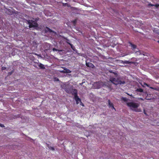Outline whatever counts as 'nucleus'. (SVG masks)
<instances>
[{
  "mask_svg": "<svg viewBox=\"0 0 159 159\" xmlns=\"http://www.w3.org/2000/svg\"><path fill=\"white\" fill-rule=\"evenodd\" d=\"M129 43L130 44V45L131 46L132 49H134L136 48V46L134 44H132L131 42H129Z\"/></svg>",
  "mask_w": 159,
  "mask_h": 159,
  "instance_id": "obj_7",
  "label": "nucleus"
},
{
  "mask_svg": "<svg viewBox=\"0 0 159 159\" xmlns=\"http://www.w3.org/2000/svg\"><path fill=\"white\" fill-rule=\"evenodd\" d=\"M70 45V47H71V48L73 49V50L74 51H75V47H74V46H73V45L70 43H68Z\"/></svg>",
  "mask_w": 159,
  "mask_h": 159,
  "instance_id": "obj_14",
  "label": "nucleus"
},
{
  "mask_svg": "<svg viewBox=\"0 0 159 159\" xmlns=\"http://www.w3.org/2000/svg\"><path fill=\"white\" fill-rule=\"evenodd\" d=\"M39 67L41 69H44L45 67L44 65L42 63H40L38 65Z\"/></svg>",
  "mask_w": 159,
  "mask_h": 159,
  "instance_id": "obj_9",
  "label": "nucleus"
},
{
  "mask_svg": "<svg viewBox=\"0 0 159 159\" xmlns=\"http://www.w3.org/2000/svg\"><path fill=\"white\" fill-rule=\"evenodd\" d=\"M12 72H13L12 71L9 72L8 73V74L9 75H11L12 74Z\"/></svg>",
  "mask_w": 159,
  "mask_h": 159,
  "instance_id": "obj_28",
  "label": "nucleus"
},
{
  "mask_svg": "<svg viewBox=\"0 0 159 159\" xmlns=\"http://www.w3.org/2000/svg\"><path fill=\"white\" fill-rule=\"evenodd\" d=\"M1 69H2V70H4L6 69V67H4V66H3V67H2Z\"/></svg>",
  "mask_w": 159,
  "mask_h": 159,
  "instance_id": "obj_21",
  "label": "nucleus"
},
{
  "mask_svg": "<svg viewBox=\"0 0 159 159\" xmlns=\"http://www.w3.org/2000/svg\"><path fill=\"white\" fill-rule=\"evenodd\" d=\"M33 25L34 26V27H37L38 26V24L36 22H34L33 21Z\"/></svg>",
  "mask_w": 159,
  "mask_h": 159,
  "instance_id": "obj_15",
  "label": "nucleus"
},
{
  "mask_svg": "<svg viewBox=\"0 0 159 159\" xmlns=\"http://www.w3.org/2000/svg\"><path fill=\"white\" fill-rule=\"evenodd\" d=\"M150 88L152 89H154L155 90H157V89L156 88H154L153 87H150Z\"/></svg>",
  "mask_w": 159,
  "mask_h": 159,
  "instance_id": "obj_23",
  "label": "nucleus"
},
{
  "mask_svg": "<svg viewBox=\"0 0 159 159\" xmlns=\"http://www.w3.org/2000/svg\"><path fill=\"white\" fill-rule=\"evenodd\" d=\"M55 80L56 81H58L59 79L58 78H55Z\"/></svg>",
  "mask_w": 159,
  "mask_h": 159,
  "instance_id": "obj_26",
  "label": "nucleus"
},
{
  "mask_svg": "<svg viewBox=\"0 0 159 159\" xmlns=\"http://www.w3.org/2000/svg\"><path fill=\"white\" fill-rule=\"evenodd\" d=\"M153 31L154 32L157 34L158 35H159V29H154Z\"/></svg>",
  "mask_w": 159,
  "mask_h": 159,
  "instance_id": "obj_13",
  "label": "nucleus"
},
{
  "mask_svg": "<svg viewBox=\"0 0 159 159\" xmlns=\"http://www.w3.org/2000/svg\"><path fill=\"white\" fill-rule=\"evenodd\" d=\"M130 62V61H127L126 60V61H124V64H129Z\"/></svg>",
  "mask_w": 159,
  "mask_h": 159,
  "instance_id": "obj_20",
  "label": "nucleus"
},
{
  "mask_svg": "<svg viewBox=\"0 0 159 159\" xmlns=\"http://www.w3.org/2000/svg\"><path fill=\"white\" fill-rule=\"evenodd\" d=\"M86 65L87 66L89 67L93 68V66H94V65L93 64L90 63H86Z\"/></svg>",
  "mask_w": 159,
  "mask_h": 159,
  "instance_id": "obj_8",
  "label": "nucleus"
},
{
  "mask_svg": "<svg viewBox=\"0 0 159 159\" xmlns=\"http://www.w3.org/2000/svg\"><path fill=\"white\" fill-rule=\"evenodd\" d=\"M76 21H77V20L76 19L72 21V22H73V25H74L75 26V24L76 23Z\"/></svg>",
  "mask_w": 159,
  "mask_h": 159,
  "instance_id": "obj_18",
  "label": "nucleus"
},
{
  "mask_svg": "<svg viewBox=\"0 0 159 159\" xmlns=\"http://www.w3.org/2000/svg\"><path fill=\"white\" fill-rule=\"evenodd\" d=\"M28 24L30 25V23H31V22H30V21H28Z\"/></svg>",
  "mask_w": 159,
  "mask_h": 159,
  "instance_id": "obj_30",
  "label": "nucleus"
},
{
  "mask_svg": "<svg viewBox=\"0 0 159 159\" xmlns=\"http://www.w3.org/2000/svg\"><path fill=\"white\" fill-rule=\"evenodd\" d=\"M122 78L120 76H118L116 78L113 77L110 78V80L115 85H117L119 84H124L125 82L122 80Z\"/></svg>",
  "mask_w": 159,
  "mask_h": 159,
  "instance_id": "obj_2",
  "label": "nucleus"
},
{
  "mask_svg": "<svg viewBox=\"0 0 159 159\" xmlns=\"http://www.w3.org/2000/svg\"><path fill=\"white\" fill-rule=\"evenodd\" d=\"M70 72L71 71L69 70H67L66 71L64 72L66 73H70Z\"/></svg>",
  "mask_w": 159,
  "mask_h": 159,
  "instance_id": "obj_22",
  "label": "nucleus"
},
{
  "mask_svg": "<svg viewBox=\"0 0 159 159\" xmlns=\"http://www.w3.org/2000/svg\"><path fill=\"white\" fill-rule=\"evenodd\" d=\"M108 106L109 108H111L112 109H114L116 111V109L114 107L113 103L111 102L110 100H108Z\"/></svg>",
  "mask_w": 159,
  "mask_h": 159,
  "instance_id": "obj_5",
  "label": "nucleus"
},
{
  "mask_svg": "<svg viewBox=\"0 0 159 159\" xmlns=\"http://www.w3.org/2000/svg\"><path fill=\"white\" fill-rule=\"evenodd\" d=\"M158 43H159V40L157 41Z\"/></svg>",
  "mask_w": 159,
  "mask_h": 159,
  "instance_id": "obj_33",
  "label": "nucleus"
},
{
  "mask_svg": "<svg viewBox=\"0 0 159 159\" xmlns=\"http://www.w3.org/2000/svg\"><path fill=\"white\" fill-rule=\"evenodd\" d=\"M121 100H122L125 102H127L128 100V98L125 97H122L121 98Z\"/></svg>",
  "mask_w": 159,
  "mask_h": 159,
  "instance_id": "obj_11",
  "label": "nucleus"
},
{
  "mask_svg": "<svg viewBox=\"0 0 159 159\" xmlns=\"http://www.w3.org/2000/svg\"><path fill=\"white\" fill-rule=\"evenodd\" d=\"M96 88H97V89H99V87H97Z\"/></svg>",
  "mask_w": 159,
  "mask_h": 159,
  "instance_id": "obj_32",
  "label": "nucleus"
},
{
  "mask_svg": "<svg viewBox=\"0 0 159 159\" xmlns=\"http://www.w3.org/2000/svg\"><path fill=\"white\" fill-rule=\"evenodd\" d=\"M148 6H155L156 8H158V7H159V5L157 4L153 5L151 3H149L148 4Z\"/></svg>",
  "mask_w": 159,
  "mask_h": 159,
  "instance_id": "obj_10",
  "label": "nucleus"
},
{
  "mask_svg": "<svg viewBox=\"0 0 159 159\" xmlns=\"http://www.w3.org/2000/svg\"><path fill=\"white\" fill-rule=\"evenodd\" d=\"M0 126L2 127H4V126L3 125L1 124H0Z\"/></svg>",
  "mask_w": 159,
  "mask_h": 159,
  "instance_id": "obj_25",
  "label": "nucleus"
},
{
  "mask_svg": "<svg viewBox=\"0 0 159 159\" xmlns=\"http://www.w3.org/2000/svg\"><path fill=\"white\" fill-rule=\"evenodd\" d=\"M48 148H49V149H50L53 151H54L55 150V149L54 148V147L49 146L48 144Z\"/></svg>",
  "mask_w": 159,
  "mask_h": 159,
  "instance_id": "obj_16",
  "label": "nucleus"
},
{
  "mask_svg": "<svg viewBox=\"0 0 159 159\" xmlns=\"http://www.w3.org/2000/svg\"><path fill=\"white\" fill-rule=\"evenodd\" d=\"M145 85H146L148 87H149V85L148 84H147L145 83Z\"/></svg>",
  "mask_w": 159,
  "mask_h": 159,
  "instance_id": "obj_29",
  "label": "nucleus"
},
{
  "mask_svg": "<svg viewBox=\"0 0 159 159\" xmlns=\"http://www.w3.org/2000/svg\"><path fill=\"white\" fill-rule=\"evenodd\" d=\"M67 86H68L65 84H63L61 85V88L63 89H64L65 90H66V88Z\"/></svg>",
  "mask_w": 159,
  "mask_h": 159,
  "instance_id": "obj_12",
  "label": "nucleus"
},
{
  "mask_svg": "<svg viewBox=\"0 0 159 159\" xmlns=\"http://www.w3.org/2000/svg\"><path fill=\"white\" fill-rule=\"evenodd\" d=\"M44 32L45 33H47L48 32L51 33V32H54V31H53L52 30L50 29L49 28L47 27H46V29L44 30Z\"/></svg>",
  "mask_w": 159,
  "mask_h": 159,
  "instance_id": "obj_6",
  "label": "nucleus"
},
{
  "mask_svg": "<svg viewBox=\"0 0 159 159\" xmlns=\"http://www.w3.org/2000/svg\"><path fill=\"white\" fill-rule=\"evenodd\" d=\"M82 106H84V104H82Z\"/></svg>",
  "mask_w": 159,
  "mask_h": 159,
  "instance_id": "obj_34",
  "label": "nucleus"
},
{
  "mask_svg": "<svg viewBox=\"0 0 159 159\" xmlns=\"http://www.w3.org/2000/svg\"><path fill=\"white\" fill-rule=\"evenodd\" d=\"M127 105L129 107L130 109L135 112H140L141 111V110L140 108H137L139 107L138 103L133 102H128L127 103Z\"/></svg>",
  "mask_w": 159,
  "mask_h": 159,
  "instance_id": "obj_1",
  "label": "nucleus"
},
{
  "mask_svg": "<svg viewBox=\"0 0 159 159\" xmlns=\"http://www.w3.org/2000/svg\"><path fill=\"white\" fill-rule=\"evenodd\" d=\"M144 114H145L146 115H147V114L146 113V112H145V111H144Z\"/></svg>",
  "mask_w": 159,
  "mask_h": 159,
  "instance_id": "obj_31",
  "label": "nucleus"
},
{
  "mask_svg": "<svg viewBox=\"0 0 159 159\" xmlns=\"http://www.w3.org/2000/svg\"><path fill=\"white\" fill-rule=\"evenodd\" d=\"M29 27L30 28H32V27H34V26L33 25V24L32 23H30V25H29Z\"/></svg>",
  "mask_w": 159,
  "mask_h": 159,
  "instance_id": "obj_19",
  "label": "nucleus"
},
{
  "mask_svg": "<svg viewBox=\"0 0 159 159\" xmlns=\"http://www.w3.org/2000/svg\"><path fill=\"white\" fill-rule=\"evenodd\" d=\"M73 88V86L69 87L68 86L65 90L66 92L68 93H70Z\"/></svg>",
  "mask_w": 159,
  "mask_h": 159,
  "instance_id": "obj_4",
  "label": "nucleus"
},
{
  "mask_svg": "<svg viewBox=\"0 0 159 159\" xmlns=\"http://www.w3.org/2000/svg\"><path fill=\"white\" fill-rule=\"evenodd\" d=\"M71 93L74 96V98L75 100L76 103L77 104H78L79 103V102H80L81 103H82L81 102V99L79 98L77 95L78 91L77 89H72Z\"/></svg>",
  "mask_w": 159,
  "mask_h": 159,
  "instance_id": "obj_3",
  "label": "nucleus"
},
{
  "mask_svg": "<svg viewBox=\"0 0 159 159\" xmlns=\"http://www.w3.org/2000/svg\"><path fill=\"white\" fill-rule=\"evenodd\" d=\"M52 50L53 51H57V50L55 48H53Z\"/></svg>",
  "mask_w": 159,
  "mask_h": 159,
  "instance_id": "obj_24",
  "label": "nucleus"
},
{
  "mask_svg": "<svg viewBox=\"0 0 159 159\" xmlns=\"http://www.w3.org/2000/svg\"><path fill=\"white\" fill-rule=\"evenodd\" d=\"M137 91L138 92H143V90L142 89L139 88V89H137Z\"/></svg>",
  "mask_w": 159,
  "mask_h": 159,
  "instance_id": "obj_17",
  "label": "nucleus"
},
{
  "mask_svg": "<svg viewBox=\"0 0 159 159\" xmlns=\"http://www.w3.org/2000/svg\"><path fill=\"white\" fill-rule=\"evenodd\" d=\"M120 62L121 63L124 64V61L123 60H120Z\"/></svg>",
  "mask_w": 159,
  "mask_h": 159,
  "instance_id": "obj_27",
  "label": "nucleus"
}]
</instances>
